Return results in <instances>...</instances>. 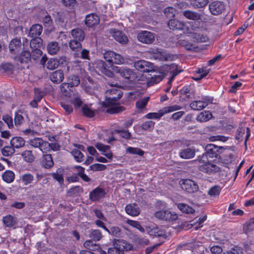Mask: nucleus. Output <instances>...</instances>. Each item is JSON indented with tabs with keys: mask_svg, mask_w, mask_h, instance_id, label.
<instances>
[{
	"mask_svg": "<svg viewBox=\"0 0 254 254\" xmlns=\"http://www.w3.org/2000/svg\"><path fill=\"white\" fill-rule=\"evenodd\" d=\"M110 33L117 41L122 44H126L128 42L127 36L120 30L111 29L110 30Z\"/></svg>",
	"mask_w": 254,
	"mask_h": 254,
	"instance_id": "dca6fc26",
	"label": "nucleus"
},
{
	"mask_svg": "<svg viewBox=\"0 0 254 254\" xmlns=\"http://www.w3.org/2000/svg\"><path fill=\"white\" fill-rule=\"evenodd\" d=\"M59 65V62L57 60L55 59H50L49 60L46 64V67L50 70H53L57 68Z\"/></svg>",
	"mask_w": 254,
	"mask_h": 254,
	"instance_id": "de8ad7c7",
	"label": "nucleus"
},
{
	"mask_svg": "<svg viewBox=\"0 0 254 254\" xmlns=\"http://www.w3.org/2000/svg\"><path fill=\"white\" fill-rule=\"evenodd\" d=\"M178 45L184 47L188 51H192L194 47L193 45L186 40H179L177 42Z\"/></svg>",
	"mask_w": 254,
	"mask_h": 254,
	"instance_id": "09e8293b",
	"label": "nucleus"
},
{
	"mask_svg": "<svg viewBox=\"0 0 254 254\" xmlns=\"http://www.w3.org/2000/svg\"><path fill=\"white\" fill-rule=\"evenodd\" d=\"M195 154V150L193 147H187L182 149L179 152V156L184 159L192 158Z\"/></svg>",
	"mask_w": 254,
	"mask_h": 254,
	"instance_id": "4be33fe9",
	"label": "nucleus"
},
{
	"mask_svg": "<svg viewBox=\"0 0 254 254\" xmlns=\"http://www.w3.org/2000/svg\"><path fill=\"white\" fill-rule=\"evenodd\" d=\"M67 83L71 87L78 86L80 83V79L78 76L71 75L68 77Z\"/></svg>",
	"mask_w": 254,
	"mask_h": 254,
	"instance_id": "4c0bfd02",
	"label": "nucleus"
},
{
	"mask_svg": "<svg viewBox=\"0 0 254 254\" xmlns=\"http://www.w3.org/2000/svg\"><path fill=\"white\" fill-rule=\"evenodd\" d=\"M105 195L106 192L104 189L98 187L90 193L89 197L92 201H97L104 197Z\"/></svg>",
	"mask_w": 254,
	"mask_h": 254,
	"instance_id": "5701e85b",
	"label": "nucleus"
},
{
	"mask_svg": "<svg viewBox=\"0 0 254 254\" xmlns=\"http://www.w3.org/2000/svg\"><path fill=\"white\" fill-rule=\"evenodd\" d=\"M15 152V149L12 146H5L1 149V152L3 156H9Z\"/></svg>",
	"mask_w": 254,
	"mask_h": 254,
	"instance_id": "49530a36",
	"label": "nucleus"
},
{
	"mask_svg": "<svg viewBox=\"0 0 254 254\" xmlns=\"http://www.w3.org/2000/svg\"><path fill=\"white\" fill-rule=\"evenodd\" d=\"M49 77L51 81L56 84H59L62 82L64 79V73L63 71L59 69L51 72Z\"/></svg>",
	"mask_w": 254,
	"mask_h": 254,
	"instance_id": "aec40b11",
	"label": "nucleus"
},
{
	"mask_svg": "<svg viewBox=\"0 0 254 254\" xmlns=\"http://www.w3.org/2000/svg\"><path fill=\"white\" fill-rule=\"evenodd\" d=\"M70 85L67 83H63L60 86V89L61 91L65 95V96H70L69 95V92L71 91Z\"/></svg>",
	"mask_w": 254,
	"mask_h": 254,
	"instance_id": "bf43d9fd",
	"label": "nucleus"
},
{
	"mask_svg": "<svg viewBox=\"0 0 254 254\" xmlns=\"http://www.w3.org/2000/svg\"><path fill=\"white\" fill-rule=\"evenodd\" d=\"M47 49L49 54L54 55L57 54L59 52L60 47L58 42L52 41L48 44Z\"/></svg>",
	"mask_w": 254,
	"mask_h": 254,
	"instance_id": "cd10ccee",
	"label": "nucleus"
},
{
	"mask_svg": "<svg viewBox=\"0 0 254 254\" xmlns=\"http://www.w3.org/2000/svg\"><path fill=\"white\" fill-rule=\"evenodd\" d=\"M69 47L72 51L77 52L81 49L82 45L80 41L73 39L69 42Z\"/></svg>",
	"mask_w": 254,
	"mask_h": 254,
	"instance_id": "e433bc0d",
	"label": "nucleus"
},
{
	"mask_svg": "<svg viewBox=\"0 0 254 254\" xmlns=\"http://www.w3.org/2000/svg\"><path fill=\"white\" fill-rule=\"evenodd\" d=\"M209 9L212 14L218 15L224 11L225 5L220 1H214L209 4Z\"/></svg>",
	"mask_w": 254,
	"mask_h": 254,
	"instance_id": "f8f14e48",
	"label": "nucleus"
},
{
	"mask_svg": "<svg viewBox=\"0 0 254 254\" xmlns=\"http://www.w3.org/2000/svg\"><path fill=\"white\" fill-rule=\"evenodd\" d=\"M162 77L160 76L154 74L151 76V79L148 80L147 84L149 86H151L159 82L160 81L162 80Z\"/></svg>",
	"mask_w": 254,
	"mask_h": 254,
	"instance_id": "338daca9",
	"label": "nucleus"
},
{
	"mask_svg": "<svg viewBox=\"0 0 254 254\" xmlns=\"http://www.w3.org/2000/svg\"><path fill=\"white\" fill-rule=\"evenodd\" d=\"M115 132L119 134L122 137L128 139L130 138L131 136L130 133L127 130H115Z\"/></svg>",
	"mask_w": 254,
	"mask_h": 254,
	"instance_id": "4d7b16f0",
	"label": "nucleus"
},
{
	"mask_svg": "<svg viewBox=\"0 0 254 254\" xmlns=\"http://www.w3.org/2000/svg\"><path fill=\"white\" fill-rule=\"evenodd\" d=\"M104 59L109 63L110 66L113 64H119L125 62V59L121 55L113 51H107L103 54Z\"/></svg>",
	"mask_w": 254,
	"mask_h": 254,
	"instance_id": "39448f33",
	"label": "nucleus"
},
{
	"mask_svg": "<svg viewBox=\"0 0 254 254\" xmlns=\"http://www.w3.org/2000/svg\"><path fill=\"white\" fill-rule=\"evenodd\" d=\"M149 99V97H145L137 101L135 104V106L137 109L138 110H142L145 108Z\"/></svg>",
	"mask_w": 254,
	"mask_h": 254,
	"instance_id": "79ce46f5",
	"label": "nucleus"
},
{
	"mask_svg": "<svg viewBox=\"0 0 254 254\" xmlns=\"http://www.w3.org/2000/svg\"><path fill=\"white\" fill-rule=\"evenodd\" d=\"M246 233L254 230V218L250 219L249 221L247 222L244 227Z\"/></svg>",
	"mask_w": 254,
	"mask_h": 254,
	"instance_id": "0e129e2a",
	"label": "nucleus"
},
{
	"mask_svg": "<svg viewBox=\"0 0 254 254\" xmlns=\"http://www.w3.org/2000/svg\"><path fill=\"white\" fill-rule=\"evenodd\" d=\"M42 163V165L45 168L48 169L51 168L54 165V161L52 155L51 154L44 155Z\"/></svg>",
	"mask_w": 254,
	"mask_h": 254,
	"instance_id": "2f4dec72",
	"label": "nucleus"
},
{
	"mask_svg": "<svg viewBox=\"0 0 254 254\" xmlns=\"http://www.w3.org/2000/svg\"><path fill=\"white\" fill-rule=\"evenodd\" d=\"M209 69H206L205 67L199 68L196 71V73L199 74V77L195 78V80H198L205 77L209 72Z\"/></svg>",
	"mask_w": 254,
	"mask_h": 254,
	"instance_id": "13d9d810",
	"label": "nucleus"
},
{
	"mask_svg": "<svg viewBox=\"0 0 254 254\" xmlns=\"http://www.w3.org/2000/svg\"><path fill=\"white\" fill-rule=\"evenodd\" d=\"M111 66H108L107 64L102 60H98L95 63V68L98 71L104 74L109 77L114 76V72L112 71L109 68Z\"/></svg>",
	"mask_w": 254,
	"mask_h": 254,
	"instance_id": "1a4fd4ad",
	"label": "nucleus"
},
{
	"mask_svg": "<svg viewBox=\"0 0 254 254\" xmlns=\"http://www.w3.org/2000/svg\"><path fill=\"white\" fill-rule=\"evenodd\" d=\"M192 37L198 42H205L208 40V38L206 36H204L200 33H193Z\"/></svg>",
	"mask_w": 254,
	"mask_h": 254,
	"instance_id": "052dcab7",
	"label": "nucleus"
},
{
	"mask_svg": "<svg viewBox=\"0 0 254 254\" xmlns=\"http://www.w3.org/2000/svg\"><path fill=\"white\" fill-rule=\"evenodd\" d=\"M135 243L139 245L145 246L149 244V241L144 237L136 236L134 238Z\"/></svg>",
	"mask_w": 254,
	"mask_h": 254,
	"instance_id": "3c124183",
	"label": "nucleus"
},
{
	"mask_svg": "<svg viewBox=\"0 0 254 254\" xmlns=\"http://www.w3.org/2000/svg\"><path fill=\"white\" fill-rule=\"evenodd\" d=\"M71 153L77 162H81L83 161L84 155L81 151L77 149H74L72 150Z\"/></svg>",
	"mask_w": 254,
	"mask_h": 254,
	"instance_id": "a19ab883",
	"label": "nucleus"
},
{
	"mask_svg": "<svg viewBox=\"0 0 254 254\" xmlns=\"http://www.w3.org/2000/svg\"><path fill=\"white\" fill-rule=\"evenodd\" d=\"M221 188L218 186H215L212 187L208 191V194L212 196H215L219 194Z\"/></svg>",
	"mask_w": 254,
	"mask_h": 254,
	"instance_id": "69168bd1",
	"label": "nucleus"
},
{
	"mask_svg": "<svg viewBox=\"0 0 254 254\" xmlns=\"http://www.w3.org/2000/svg\"><path fill=\"white\" fill-rule=\"evenodd\" d=\"M207 163L201 165L199 167V170L204 173L212 174L216 172H218L220 170V168L213 164L210 163V160H207Z\"/></svg>",
	"mask_w": 254,
	"mask_h": 254,
	"instance_id": "a211bd4d",
	"label": "nucleus"
},
{
	"mask_svg": "<svg viewBox=\"0 0 254 254\" xmlns=\"http://www.w3.org/2000/svg\"><path fill=\"white\" fill-rule=\"evenodd\" d=\"M134 66L136 69L141 72H154L153 64L150 62L144 60L135 62L134 64Z\"/></svg>",
	"mask_w": 254,
	"mask_h": 254,
	"instance_id": "9d476101",
	"label": "nucleus"
},
{
	"mask_svg": "<svg viewBox=\"0 0 254 254\" xmlns=\"http://www.w3.org/2000/svg\"><path fill=\"white\" fill-rule=\"evenodd\" d=\"M181 109V107L178 105L166 107L159 110L158 113H149L145 116L147 119H159L165 114L172 112Z\"/></svg>",
	"mask_w": 254,
	"mask_h": 254,
	"instance_id": "423d86ee",
	"label": "nucleus"
},
{
	"mask_svg": "<svg viewBox=\"0 0 254 254\" xmlns=\"http://www.w3.org/2000/svg\"><path fill=\"white\" fill-rule=\"evenodd\" d=\"M205 153L202 156L198 157V161L205 163L207 160L215 161L219 160L221 157L220 154L222 153V147L213 144H207L205 148Z\"/></svg>",
	"mask_w": 254,
	"mask_h": 254,
	"instance_id": "f03ea898",
	"label": "nucleus"
},
{
	"mask_svg": "<svg viewBox=\"0 0 254 254\" xmlns=\"http://www.w3.org/2000/svg\"><path fill=\"white\" fill-rule=\"evenodd\" d=\"M1 69L7 74H11L14 72V65L10 63H2L0 66Z\"/></svg>",
	"mask_w": 254,
	"mask_h": 254,
	"instance_id": "72a5a7b5",
	"label": "nucleus"
},
{
	"mask_svg": "<svg viewBox=\"0 0 254 254\" xmlns=\"http://www.w3.org/2000/svg\"><path fill=\"white\" fill-rule=\"evenodd\" d=\"M89 237L92 240L98 241L102 238V235L99 230H94L90 232Z\"/></svg>",
	"mask_w": 254,
	"mask_h": 254,
	"instance_id": "c03bdc74",
	"label": "nucleus"
},
{
	"mask_svg": "<svg viewBox=\"0 0 254 254\" xmlns=\"http://www.w3.org/2000/svg\"><path fill=\"white\" fill-rule=\"evenodd\" d=\"M154 216L157 219L165 222H171L178 218V215L175 212L168 209L157 211L154 213Z\"/></svg>",
	"mask_w": 254,
	"mask_h": 254,
	"instance_id": "20e7f679",
	"label": "nucleus"
},
{
	"mask_svg": "<svg viewBox=\"0 0 254 254\" xmlns=\"http://www.w3.org/2000/svg\"><path fill=\"white\" fill-rule=\"evenodd\" d=\"M30 43L31 49H40L43 45V40L39 37H33Z\"/></svg>",
	"mask_w": 254,
	"mask_h": 254,
	"instance_id": "473e14b6",
	"label": "nucleus"
},
{
	"mask_svg": "<svg viewBox=\"0 0 254 254\" xmlns=\"http://www.w3.org/2000/svg\"><path fill=\"white\" fill-rule=\"evenodd\" d=\"M183 15L187 19L194 21L201 19V15L200 13L190 10H186L183 11Z\"/></svg>",
	"mask_w": 254,
	"mask_h": 254,
	"instance_id": "bb28decb",
	"label": "nucleus"
},
{
	"mask_svg": "<svg viewBox=\"0 0 254 254\" xmlns=\"http://www.w3.org/2000/svg\"><path fill=\"white\" fill-rule=\"evenodd\" d=\"M100 19L98 16L95 13H91L86 16L85 25L89 27H92L99 23Z\"/></svg>",
	"mask_w": 254,
	"mask_h": 254,
	"instance_id": "412c9836",
	"label": "nucleus"
},
{
	"mask_svg": "<svg viewBox=\"0 0 254 254\" xmlns=\"http://www.w3.org/2000/svg\"><path fill=\"white\" fill-rule=\"evenodd\" d=\"M2 179L7 183L12 182L14 179V174L11 171H6L2 175Z\"/></svg>",
	"mask_w": 254,
	"mask_h": 254,
	"instance_id": "c9c22d12",
	"label": "nucleus"
},
{
	"mask_svg": "<svg viewBox=\"0 0 254 254\" xmlns=\"http://www.w3.org/2000/svg\"><path fill=\"white\" fill-rule=\"evenodd\" d=\"M113 72L120 75L122 77L130 81L134 80L136 77L134 71L126 66H113Z\"/></svg>",
	"mask_w": 254,
	"mask_h": 254,
	"instance_id": "7ed1b4c3",
	"label": "nucleus"
},
{
	"mask_svg": "<svg viewBox=\"0 0 254 254\" xmlns=\"http://www.w3.org/2000/svg\"><path fill=\"white\" fill-rule=\"evenodd\" d=\"M125 210L128 214L132 216H136L140 212L139 207L135 203L127 205L126 206Z\"/></svg>",
	"mask_w": 254,
	"mask_h": 254,
	"instance_id": "a878e982",
	"label": "nucleus"
},
{
	"mask_svg": "<svg viewBox=\"0 0 254 254\" xmlns=\"http://www.w3.org/2000/svg\"><path fill=\"white\" fill-rule=\"evenodd\" d=\"M127 151L130 154H137L141 156L144 154V151L139 148L128 147L127 149Z\"/></svg>",
	"mask_w": 254,
	"mask_h": 254,
	"instance_id": "5fc2aeb1",
	"label": "nucleus"
},
{
	"mask_svg": "<svg viewBox=\"0 0 254 254\" xmlns=\"http://www.w3.org/2000/svg\"><path fill=\"white\" fill-rule=\"evenodd\" d=\"M148 233L150 235L161 237L166 239L167 237V235L165 231L157 227L152 228L149 232Z\"/></svg>",
	"mask_w": 254,
	"mask_h": 254,
	"instance_id": "c756f323",
	"label": "nucleus"
},
{
	"mask_svg": "<svg viewBox=\"0 0 254 254\" xmlns=\"http://www.w3.org/2000/svg\"><path fill=\"white\" fill-rule=\"evenodd\" d=\"M82 111L83 115L88 118H92L94 116L95 114L91 109L88 107L86 105L83 106Z\"/></svg>",
	"mask_w": 254,
	"mask_h": 254,
	"instance_id": "6e6d98bb",
	"label": "nucleus"
},
{
	"mask_svg": "<svg viewBox=\"0 0 254 254\" xmlns=\"http://www.w3.org/2000/svg\"><path fill=\"white\" fill-rule=\"evenodd\" d=\"M43 31L42 26L39 24L33 25L29 29L28 36L31 37H39Z\"/></svg>",
	"mask_w": 254,
	"mask_h": 254,
	"instance_id": "393cba45",
	"label": "nucleus"
},
{
	"mask_svg": "<svg viewBox=\"0 0 254 254\" xmlns=\"http://www.w3.org/2000/svg\"><path fill=\"white\" fill-rule=\"evenodd\" d=\"M43 54L42 51L40 49H32L31 52V56L32 57V60L34 61L39 59Z\"/></svg>",
	"mask_w": 254,
	"mask_h": 254,
	"instance_id": "864d4df0",
	"label": "nucleus"
},
{
	"mask_svg": "<svg viewBox=\"0 0 254 254\" xmlns=\"http://www.w3.org/2000/svg\"><path fill=\"white\" fill-rule=\"evenodd\" d=\"M212 114L209 111H204L200 113L197 116V120L200 122H206L211 119Z\"/></svg>",
	"mask_w": 254,
	"mask_h": 254,
	"instance_id": "58836bf2",
	"label": "nucleus"
},
{
	"mask_svg": "<svg viewBox=\"0 0 254 254\" xmlns=\"http://www.w3.org/2000/svg\"><path fill=\"white\" fill-rule=\"evenodd\" d=\"M180 92L182 95H186L187 99H190L194 96L190 86L183 87Z\"/></svg>",
	"mask_w": 254,
	"mask_h": 254,
	"instance_id": "37998d69",
	"label": "nucleus"
},
{
	"mask_svg": "<svg viewBox=\"0 0 254 254\" xmlns=\"http://www.w3.org/2000/svg\"><path fill=\"white\" fill-rule=\"evenodd\" d=\"M71 34L74 40L79 41H83L85 38V33L80 28H75L71 30Z\"/></svg>",
	"mask_w": 254,
	"mask_h": 254,
	"instance_id": "c85d7f7f",
	"label": "nucleus"
},
{
	"mask_svg": "<svg viewBox=\"0 0 254 254\" xmlns=\"http://www.w3.org/2000/svg\"><path fill=\"white\" fill-rule=\"evenodd\" d=\"M180 185L182 190L189 193H194L199 189L197 184L191 180H182L180 182Z\"/></svg>",
	"mask_w": 254,
	"mask_h": 254,
	"instance_id": "6e6552de",
	"label": "nucleus"
},
{
	"mask_svg": "<svg viewBox=\"0 0 254 254\" xmlns=\"http://www.w3.org/2000/svg\"><path fill=\"white\" fill-rule=\"evenodd\" d=\"M22 43L19 38L13 39L9 44V51L11 55L14 57L17 55L21 50Z\"/></svg>",
	"mask_w": 254,
	"mask_h": 254,
	"instance_id": "ddd939ff",
	"label": "nucleus"
},
{
	"mask_svg": "<svg viewBox=\"0 0 254 254\" xmlns=\"http://www.w3.org/2000/svg\"><path fill=\"white\" fill-rule=\"evenodd\" d=\"M21 155L26 162H32L34 160L35 158L31 151L26 150L21 154Z\"/></svg>",
	"mask_w": 254,
	"mask_h": 254,
	"instance_id": "a18cd8bd",
	"label": "nucleus"
},
{
	"mask_svg": "<svg viewBox=\"0 0 254 254\" xmlns=\"http://www.w3.org/2000/svg\"><path fill=\"white\" fill-rule=\"evenodd\" d=\"M14 60L19 62L21 64H29L32 62L31 52L28 50L23 49L19 56L14 57Z\"/></svg>",
	"mask_w": 254,
	"mask_h": 254,
	"instance_id": "2eb2a0df",
	"label": "nucleus"
},
{
	"mask_svg": "<svg viewBox=\"0 0 254 254\" xmlns=\"http://www.w3.org/2000/svg\"><path fill=\"white\" fill-rule=\"evenodd\" d=\"M153 57L161 61H168L172 60L173 56L161 49L154 50L152 54Z\"/></svg>",
	"mask_w": 254,
	"mask_h": 254,
	"instance_id": "4468645a",
	"label": "nucleus"
},
{
	"mask_svg": "<svg viewBox=\"0 0 254 254\" xmlns=\"http://www.w3.org/2000/svg\"><path fill=\"white\" fill-rule=\"evenodd\" d=\"M25 141L23 138L19 136L13 137L10 140V144L14 148H19L23 147Z\"/></svg>",
	"mask_w": 254,
	"mask_h": 254,
	"instance_id": "7c9ffc66",
	"label": "nucleus"
},
{
	"mask_svg": "<svg viewBox=\"0 0 254 254\" xmlns=\"http://www.w3.org/2000/svg\"><path fill=\"white\" fill-rule=\"evenodd\" d=\"M33 178L31 174H25L22 176L21 180L25 185H28L32 182Z\"/></svg>",
	"mask_w": 254,
	"mask_h": 254,
	"instance_id": "e2e57ef3",
	"label": "nucleus"
},
{
	"mask_svg": "<svg viewBox=\"0 0 254 254\" xmlns=\"http://www.w3.org/2000/svg\"><path fill=\"white\" fill-rule=\"evenodd\" d=\"M137 38L139 41L146 44H152L155 39L154 34L147 31H142L139 32L137 34Z\"/></svg>",
	"mask_w": 254,
	"mask_h": 254,
	"instance_id": "9b49d317",
	"label": "nucleus"
},
{
	"mask_svg": "<svg viewBox=\"0 0 254 254\" xmlns=\"http://www.w3.org/2000/svg\"><path fill=\"white\" fill-rule=\"evenodd\" d=\"M2 119L7 124L9 128H10L13 127L12 118L8 115H3Z\"/></svg>",
	"mask_w": 254,
	"mask_h": 254,
	"instance_id": "774afa93",
	"label": "nucleus"
},
{
	"mask_svg": "<svg viewBox=\"0 0 254 254\" xmlns=\"http://www.w3.org/2000/svg\"><path fill=\"white\" fill-rule=\"evenodd\" d=\"M209 100L207 97H201V100H196L191 102L190 107L191 109L199 111L203 109L208 105Z\"/></svg>",
	"mask_w": 254,
	"mask_h": 254,
	"instance_id": "f3484780",
	"label": "nucleus"
},
{
	"mask_svg": "<svg viewBox=\"0 0 254 254\" xmlns=\"http://www.w3.org/2000/svg\"><path fill=\"white\" fill-rule=\"evenodd\" d=\"M109 234L116 237H120L123 233L119 227L112 226L110 228Z\"/></svg>",
	"mask_w": 254,
	"mask_h": 254,
	"instance_id": "8fccbe9b",
	"label": "nucleus"
},
{
	"mask_svg": "<svg viewBox=\"0 0 254 254\" xmlns=\"http://www.w3.org/2000/svg\"><path fill=\"white\" fill-rule=\"evenodd\" d=\"M167 25L170 30L173 31L177 30H181L184 28L185 24L183 21L173 18L171 19L168 21Z\"/></svg>",
	"mask_w": 254,
	"mask_h": 254,
	"instance_id": "6ab92c4d",
	"label": "nucleus"
},
{
	"mask_svg": "<svg viewBox=\"0 0 254 254\" xmlns=\"http://www.w3.org/2000/svg\"><path fill=\"white\" fill-rule=\"evenodd\" d=\"M120 243V239H115L112 247L108 249L107 252L101 249H100L99 252L101 254H124L122 243Z\"/></svg>",
	"mask_w": 254,
	"mask_h": 254,
	"instance_id": "0eeeda50",
	"label": "nucleus"
},
{
	"mask_svg": "<svg viewBox=\"0 0 254 254\" xmlns=\"http://www.w3.org/2000/svg\"><path fill=\"white\" fill-rule=\"evenodd\" d=\"M164 13L167 17H174L176 14V9L173 7H167L164 9Z\"/></svg>",
	"mask_w": 254,
	"mask_h": 254,
	"instance_id": "603ef678",
	"label": "nucleus"
},
{
	"mask_svg": "<svg viewBox=\"0 0 254 254\" xmlns=\"http://www.w3.org/2000/svg\"><path fill=\"white\" fill-rule=\"evenodd\" d=\"M177 206L184 213H193L194 212V210L192 208L185 203H178Z\"/></svg>",
	"mask_w": 254,
	"mask_h": 254,
	"instance_id": "ea45409f",
	"label": "nucleus"
},
{
	"mask_svg": "<svg viewBox=\"0 0 254 254\" xmlns=\"http://www.w3.org/2000/svg\"><path fill=\"white\" fill-rule=\"evenodd\" d=\"M123 96L122 91L117 88H112L105 92L106 101L103 103L104 107H110L106 112L111 114H118L125 110V108L116 105V102Z\"/></svg>",
	"mask_w": 254,
	"mask_h": 254,
	"instance_id": "f257e3e1",
	"label": "nucleus"
},
{
	"mask_svg": "<svg viewBox=\"0 0 254 254\" xmlns=\"http://www.w3.org/2000/svg\"><path fill=\"white\" fill-rule=\"evenodd\" d=\"M191 5L195 8H202L209 2V0H190Z\"/></svg>",
	"mask_w": 254,
	"mask_h": 254,
	"instance_id": "f704fd0d",
	"label": "nucleus"
},
{
	"mask_svg": "<svg viewBox=\"0 0 254 254\" xmlns=\"http://www.w3.org/2000/svg\"><path fill=\"white\" fill-rule=\"evenodd\" d=\"M167 69L168 71L170 72V73L172 74L171 76L168 81L169 84L172 83L175 76L182 71V70L178 69V65L175 64L167 65Z\"/></svg>",
	"mask_w": 254,
	"mask_h": 254,
	"instance_id": "b1692460",
	"label": "nucleus"
},
{
	"mask_svg": "<svg viewBox=\"0 0 254 254\" xmlns=\"http://www.w3.org/2000/svg\"><path fill=\"white\" fill-rule=\"evenodd\" d=\"M83 190L81 187L75 186L70 188L67 191V194L69 196H72L75 194H78L82 192Z\"/></svg>",
	"mask_w": 254,
	"mask_h": 254,
	"instance_id": "680f3d73",
	"label": "nucleus"
}]
</instances>
